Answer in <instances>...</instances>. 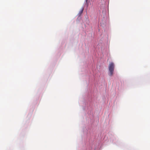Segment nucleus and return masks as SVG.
<instances>
[{
	"mask_svg": "<svg viewBox=\"0 0 150 150\" xmlns=\"http://www.w3.org/2000/svg\"><path fill=\"white\" fill-rule=\"evenodd\" d=\"M114 67V64L113 63L111 62L109 66V70L110 71V75L111 76L113 74Z\"/></svg>",
	"mask_w": 150,
	"mask_h": 150,
	"instance_id": "obj_1",
	"label": "nucleus"
},
{
	"mask_svg": "<svg viewBox=\"0 0 150 150\" xmlns=\"http://www.w3.org/2000/svg\"><path fill=\"white\" fill-rule=\"evenodd\" d=\"M83 8H82L81 9V10L79 12V15H80L82 13L83 11Z\"/></svg>",
	"mask_w": 150,
	"mask_h": 150,
	"instance_id": "obj_2",
	"label": "nucleus"
},
{
	"mask_svg": "<svg viewBox=\"0 0 150 150\" xmlns=\"http://www.w3.org/2000/svg\"><path fill=\"white\" fill-rule=\"evenodd\" d=\"M87 1H88V0H86V2H87Z\"/></svg>",
	"mask_w": 150,
	"mask_h": 150,
	"instance_id": "obj_3",
	"label": "nucleus"
}]
</instances>
